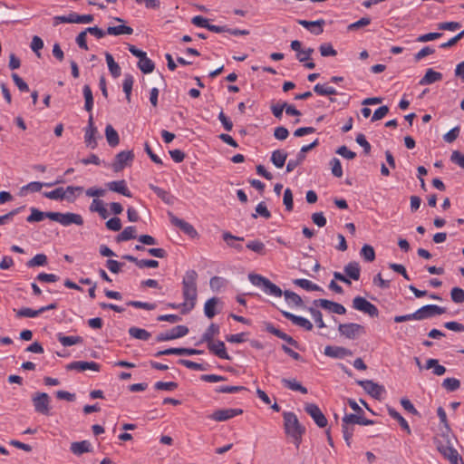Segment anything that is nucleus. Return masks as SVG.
I'll list each match as a JSON object with an SVG mask.
<instances>
[{
  "instance_id": "46",
  "label": "nucleus",
  "mask_w": 464,
  "mask_h": 464,
  "mask_svg": "<svg viewBox=\"0 0 464 464\" xmlns=\"http://www.w3.org/2000/svg\"><path fill=\"white\" fill-rule=\"evenodd\" d=\"M222 237H223L224 241H226L230 247H233L238 251H241L243 249V246L241 245L235 244L234 242H230V241H234V240L244 241V237H236V236L232 235L230 232H224L222 235Z\"/></svg>"
},
{
  "instance_id": "27",
  "label": "nucleus",
  "mask_w": 464,
  "mask_h": 464,
  "mask_svg": "<svg viewBox=\"0 0 464 464\" xmlns=\"http://www.w3.org/2000/svg\"><path fill=\"white\" fill-rule=\"evenodd\" d=\"M71 450L75 455H82L92 451V445L88 440L72 442L71 444Z\"/></svg>"
},
{
  "instance_id": "9",
  "label": "nucleus",
  "mask_w": 464,
  "mask_h": 464,
  "mask_svg": "<svg viewBox=\"0 0 464 464\" xmlns=\"http://www.w3.org/2000/svg\"><path fill=\"white\" fill-rule=\"evenodd\" d=\"M304 411L311 416L318 427L324 428L327 426V419L316 404L306 403L304 405Z\"/></svg>"
},
{
  "instance_id": "15",
  "label": "nucleus",
  "mask_w": 464,
  "mask_h": 464,
  "mask_svg": "<svg viewBox=\"0 0 464 464\" xmlns=\"http://www.w3.org/2000/svg\"><path fill=\"white\" fill-rule=\"evenodd\" d=\"M314 304L337 314H344L346 313V309L343 304L327 299H316L314 301Z\"/></svg>"
},
{
  "instance_id": "6",
  "label": "nucleus",
  "mask_w": 464,
  "mask_h": 464,
  "mask_svg": "<svg viewBox=\"0 0 464 464\" xmlns=\"http://www.w3.org/2000/svg\"><path fill=\"white\" fill-rule=\"evenodd\" d=\"M32 401L36 412L46 416L50 415L51 398L47 393L36 392L34 394Z\"/></svg>"
},
{
  "instance_id": "12",
  "label": "nucleus",
  "mask_w": 464,
  "mask_h": 464,
  "mask_svg": "<svg viewBox=\"0 0 464 464\" xmlns=\"http://www.w3.org/2000/svg\"><path fill=\"white\" fill-rule=\"evenodd\" d=\"M188 333V328L185 325H177L165 333L157 335L158 342H165L185 336Z\"/></svg>"
},
{
  "instance_id": "37",
  "label": "nucleus",
  "mask_w": 464,
  "mask_h": 464,
  "mask_svg": "<svg viewBox=\"0 0 464 464\" xmlns=\"http://www.w3.org/2000/svg\"><path fill=\"white\" fill-rule=\"evenodd\" d=\"M282 382L286 388L292 391L300 392L303 394L307 393V389L304 386H303L300 382H298L295 379L284 378L282 379Z\"/></svg>"
},
{
  "instance_id": "48",
  "label": "nucleus",
  "mask_w": 464,
  "mask_h": 464,
  "mask_svg": "<svg viewBox=\"0 0 464 464\" xmlns=\"http://www.w3.org/2000/svg\"><path fill=\"white\" fill-rule=\"evenodd\" d=\"M82 92H83V96H84V100H85L84 109L87 111H91L93 107V96H92V92L91 87L87 84L84 85L83 89H82Z\"/></svg>"
},
{
  "instance_id": "8",
  "label": "nucleus",
  "mask_w": 464,
  "mask_h": 464,
  "mask_svg": "<svg viewBox=\"0 0 464 464\" xmlns=\"http://www.w3.org/2000/svg\"><path fill=\"white\" fill-rule=\"evenodd\" d=\"M338 331L342 335L348 339H354L357 336L365 334L364 327L355 323L340 324Z\"/></svg>"
},
{
  "instance_id": "47",
  "label": "nucleus",
  "mask_w": 464,
  "mask_h": 464,
  "mask_svg": "<svg viewBox=\"0 0 464 464\" xmlns=\"http://www.w3.org/2000/svg\"><path fill=\"white\" fill-rule=\"evenodd\" d=\"M354 428L352 423H346L342 420V432L347 446H351V440L353 435Z\"/></svg>"
},
{
  "instance_id": "42",
  "label": "nucleus",
  "mask_w": 464,
  "mask_h": 464,
  "mask_svg": "<svg viewBox=\"0 0 464 464\" xmlns=\"http://www.w3.org/2000/svg\"><path fill=\"white\" fill-rule=\"evenodd\" d=\"M58 341L63 345V346H72L75 344H79L82 343V338L81 336H65L62 334H59L57 335Z\"/></svg>"
},
{
  "instance_id": "39",
  "label": "nucleus",
  "mask_w": 464,
  "mask_h": 464,
  "mask_svg": "<svg viewBox=\"0 0 464 464\" xmlns=\"http://www.w3.org/2000/svg\"><path fill=\"white\" fill-rule=\"evenodd\" d=\"M218 297H212L205 303L204 313L208 318L210 319L216 315V314H217L216 305L218 304Z\"/></svg>"
},
{
  "instance_id": "52",
  "label": "nucleus",
  "mask_w": 464,
  "mask_h": 464,
  "mask_svg": "<svg viewBox=\"0 0 464 464\" xmlns=\"http://www.w3.org/2000/svg\"><path fill=\"white\" fill-rule=\"evenodd\" d=\"M133 77L130 74H126L122 82V89L126 94V100L128 102H130V95L133 86Z\"/></svg>"
},
{
  "instance_id": "11",
  "label": "nucleus",
  "mask_w": 464,
  "mask_h": 464,
  "mask_svg": "<svg viewBox=\"0 0 464 464\" xmlns=\"http://www.w3.org/2000/svg\"><path fill=\"white\" fill-rule=\"evenodd\" d=\"M134 160L132 150H123L115 156L112 169L115 172L122 170L126 166L130 165Z\"/></svg>"
},
{
  "instance_id": "61",
  "label": "nucleus",
  "mask_w": 464,
  "mask_h": 464,
  "mask_svg": "<svg viewBox=\"0 0 464 464\" xmlns=\"http://www.w3.org/2000/svg\"><path fill=\"white\" fill-rule=\"evenodd\" d=\"M258 215L261 216L262 218H265L266 219L271 218V212L267 209L265 202H260L256 207V214H253L252 217L256 218Z\"/></svg>"
},
{
  "instance_id": "57",
  "label": "nucleus",
  "mask_w": 464,
  "mask_h": 464,
  "mask_svg": "<svg viewBox=\"0 0 464 464\" xmlns=\"http://www.w3.org/2000/svg\"><path fill=\"white\" fill-rule=\"evenodd\" d=\"M361 256L367 262H372L375 259V251L370 245H364L361 249Z\"/></svg>"
},
{
  "instance_id": "41",
  "label": "nucleus",
  "mask_w": 464,
  "mask_h": 464,
  "mask_svg": "<svg viewBox=\"0 0 464 464\" xmlns=\"http://www.w3.org/2000/svg\"><path fill=\"white\" fill-rule=\"evenodd\" d=\"M150 188L153 190L156 195L160 198L166 204L171 205L173 203V197L163 188L153 184L150 185Z\"/></svg>"
},
{
  "instance_id": "21",
  "label": "nucleus",
  "mask_w": 464,
  "mask_h": 464,
  "mask_svg": "<svg viewBox=\"0 0 464 464\" xmlns=\"http://www.w3.org/2000/svg\"><path fill=\"white\" fill-rule=\"evenodd\" d=\"M324 353L328 357L339 359L351 356L353 354L352 351L347 348L333 345L325 346Z\"/></svg>"
},
{
  "instance_id": "17",
  "label": "nucleus",
  "mask_w": 464,
  "mask_h": 464,
  "mask_svg": "<svg viewBox=\"0 0 464 464\" xmlns=\"http://www.w3.org/2000/svg\"><path fill=\"white\" fill-rule=\"evenodd\" d=\"M208 351L214 355L218 356L220 359L224 360H231V357L227 353L226 346L224 342L220 340L212 341L207 343Z\"/></svg>"
},
{
  "instance_id": "53",
  "label": "nucleus",
  "mask_w": 464,
  "mask_h": 464,
  "mask_svg": "<svg viewBox=\"0 0 464 464\" xmlns=\"http://www.w3.org/2000/svg\"><path fill=\"white\" fill-rule=\"evenodd\" d=\"M46 264H47L46 255L37 254L26 263V266L28 267H34V266H45Z\"/></svg>"
},
{
  "instance_id": "35",
  "label": "nucleus",
  "mask_w": 464,
  "mask_h": 464,
  "mask_svg": "<svg viewBox=\"0 0 464 464\" xmlns=\"http://www.w3.org/2000/svg\"><path fill=\"white\" fill-rule=\"evenodd\" d=\"M105 59L111 74L117 78L121 75V67L114 61L113 56L110 53H105Z\"/></svg>"
},
{
  "instance_id": "36",
  "label": "nucleus",
  "mask_w": 464,
  "mask_h": 464,
  "mask_svg": "<svg viewBox=\"0 0 464 464\" xmlns=\"http://www.w3.org/2000/svg\"><path fill=\"white\" fill-rule=\"evenodd\" d=\"M51 214H53V212H43L35 208H32L31 215H29L26 218V221L29 223L40 222V221L44 220V218H49V215H51Z\"/></svg>"
},
{
  "instance_id": "22",
  "label": "nucleus",
  "mask_w": 464,
  "mask_h": 464,
  "mask_svg": "<svg viewBox=\"0 0 464 464\" xmlns=\"http://www.w3.org/2000/svg\"><path fill=\"white\" fill-rule=\"evenodd\" d=\"M106 187L111 191L117 192L128 198L132 197L124 179L108 182L106 183Z\"/></svg>"
},
{
  "instance_id": "56",
  "label": "nucleus",
  "mask_w": 464,
  "mask_h": 464,
  "mask_svg": "<svg viewBox=\"0 0 464 464\" xmlns=\"http://www.w3.org/2000/svg\"><path fill=\"white\" fill-rule=\"evenodd\" d=\"M246 390L244 386L222 385L215 389L218 393H235L240 391Z\"/></svg>"
},
{
  "instance_id": "32",
  "label": "nucleus",
  "mask_w": 464,
  "mask_h": 464,
  "mask_svg": "<svg viewBox=\"0 0 464 464\" xmlns=\"http://www.w3.org/2000/svg\"><path fill=\"white\" fill-rule=\"evenodd\" d=\"M283 295L285 296V301L290 305L296 306V307H303L304 306L303 299L301 298L300 295H298L295 292H292V291H289V290H285V291H284Z\"/></svg>"
},
{
  "instance_id": "49",
  "label": "nucleus",
  "mask_w": 464,
  "mask_h": 464,
  "mask_svg": "<svg viewBox=\"0 0 464 464\" xmlns=\"http://www.w3.org/2000/svg\"><path fill=\"white\" fill-rule=\"evenodd\" d=\"M293 283L295 285H298L307 291H319V290H322L321 287L314 283H312L311 281L307 280V279H303V278H300V279H295L293 281Z\"/></svg>"
},
{
  "instance_id": "14",
  "label": "nucleus",
  "mask_w": 464,
  "mask_h": 464,
  "mask_svg": "<svg viewBox=\"0 0 464 464\" xmlns=\"http://www.w3.org/2000/svg\"><path fill=\"white\" fill-rule=\"evenodd\" d=\"M242 413L243 410L241 409H220L215 411L209 418L215 421H226Z\"/></svg>"
},
{
  "instance_id": "26",
  "label": "nucleus",
  "mask_w": 464,
  "mask_h": 464,
  "mask_svg": "<svg viewBox=\"0 0 464 464\" xmlns=\"http://www.w3.org/2000/svg\"><path fill=\"white\" fill-rule=\"evenodd\" d=\"M344 273L350 278L357 281L360 279L361 267L358 262L353 261L344 266Z\"/></svg>"
},
{
  "instance_id": "50",
  "label": "nucleus",
  "mask_w": 464,
  "mask_h": 464,
  "mask_svg": "<svg viewBox=\"0 0 464 464\" xmlns=\"http://www.w3.org/2000/svg\"><path fill=\"white\" fill-rule=\"evenodd\" d=\"M138 67L143 73H150L153 72L155 65L154 63L146 55L145 58L139 60Z\"/></svg>"
},
{
  "instance_id": "2",
  "label": "nucleus",
  "mask_w": 464,
  "mask_h": 464,
  "mask_svg": "<svg viewBox=\"0 0 464 464\" xmlns=\"http://www.w3.org/2000/svg\"><path fill=\"white\" fill-rule=\"evenodd\" d=\"M283 417L285 431L293 439L295 445L298 448L305 429L300 424L297 416L294 412L285 411L283 413Z\"/></svg>"
},
{
  "instance_id": "33",
  "label": "nucleus",
  "mask_w": 464,
  "mask_h": 464,
  "mask_svg": "<svg viewBox=\"0 0 464 464\" xmlns=\"http://www.w3.org/2000/svg\"><path fill=\"white\" fill-rule=\"evenodd\" d=\"M137 237L135 227L130 226L125 227L121 233L116 237L117 242L128 241Z\"/></svg>"
},
{
  "instance_id": "31",
  "label": "nucleus",
  "mask_w": 464,
  "mask_h": 464,
  "mask_svg": "<svg viewBox=\"0 0 464 464\" xmlns=\"http://www.w3.org/2000/svg\"><path fill=\"white\" fill-rule=\"evenodd\" d=\"M105 136L111 147H116L120 143L119 134L111 124L105 128Z\"/></svg>"
},
{
  "instance_id": "18",
  "label": "nucleus",
  "mask_w": 464,
  "mask_h": 464,
  "mask_svg": "<svg viewBox=\"0 0 464 464\" xmlns=\"http://www.w3.org/2000/svg\"><path fill=\"white\" fill-rule=\"evenodd\" d=\"M358 385H360L363 390L369 393L373 398H379L384 392V389L382 386L373 382L370 380L364 381H357Z\"/></svg>"
},
{
  "instance_id": "44",
  "label": "nucleus",
  "mask_w": 464,
  "mask_h": 464,
  "mask_svg": "<svg viewBox=\"0 0 464 464\" xmlns=\"http://www.w3.org/2000/svg\"><path fill=\"white\" fill-rule=\"evenodd\" d=\"M426 369H433V373L437 376H441L446 372V368L440 365L437 359L427 360Z\"/></svg>"
},
{
  "instance_id": "38",
  "label": "nucleus",
  "mask_w": 464,
  "mask_h": 464,
  "mask_svg": "<svg viewBox=\"0 0 464 464\" xmlns=\"http://www.w3.org/2000/svg\"><path fill=\"white\" fill-rule=\"evenodd\" d=\"M132 33L133 29L125 24L109 26L107 28V34L111 35L131 34Z\"/></svg>"
},
{
  "instance_id": "58",
  "label": "nucleus",
  "mask_w": 464,
  "mask_h": 464,
  "mask_svg": "<svg viewBox=\"0 0 464 464\" xmlns=\"http://www.w3.org/2000/svg\"><path fill=\"white\" fill-rule=\"evenodd\" d=\"M442 387L449 392H454L460 387V382L456 378H446L442 382Z\"/></svg>"
},
{
  "instance_id": "29",
  "label": "nucleus",
  "mask_w": 464,
  "mask_h": 464,
  "mask_svg": "<svg viewBox=\"0 0 464 464\" xmlns=\"http://www.w3.org/2000/svg\"><path fill=\"white\" fill-rule=\"evenodd\" d=\"M219 334V326L216 324H211L208 329L205 331V333L202 334V337L199 341L200 343H209L214 341L215 336H217Z\"/></svg>"
},
{
  "instance_id": "5",
  "label": "nucleus",
  "mask_w": 464,
  "mask_h": 464,
  "mask_svg": "<svg viewBox=\"0 0 464 464\" xmlns=\"http://www.w3.org/2000/svg\"><path fill=\"white\" fill-rule=\"evenodd\" d=\"M49 218L65 227L72 224H75L77 226H82L83 224V218L81 215L71 212H53V214L49 215Z\"/></svg>"
},
{
  "instance_id": "23",
  "label": "nucleus",
  "mask_w": 464,
  "mask_h": 464,
  "mask_svg": "<svg viewBox=\"0 0 464 464\" xmlns=\"http://www.w3.org/2000/svg\"><path fill=\"white\" fill-rule=\"evenodd\" d=\"M297 23L315 35H319L323 33V26L325 24L324 19L316 21L298 20Z\"/></svg>"
},
{
  "instance_id": "28",
  "label": "nucleus",
  "mask_w": 464,
  "mask_h": 464,
  "mask_svg": "<svg viewBox=\"0 0 464 464\" xmlns=\"http://www.w3.org/2000/svg\"><path fill=\"white\" fill-rule=\"evenodd\" d=\"M287 152L284 150H276L272 152L271 161L278 169L284 167L287 159Z\"/></svg>"
},
{
  "instance_id": "1",
  "label": "nucleus",
  "mask_w": 464,
  "mask_h": 464,
  "mask_svg": "<svg viewBox=\"0 0 464 464\" xmlns=\"http://www.w3.org/2000/svg\"><path fill=\"white\" fill-rule=\"evenodd\" d=\"M198 275L197 271L190 269L186 271L182 282L181 290L184 302L182 305V314H188L194 309L198 300Z\"/></svg>"
},
{
  "instance_id": "19",
  "label": "nucleus",
  "mask_w": 464,
  "mask_h": 464,
  "mask_svg": "<svg viewBox=\"0 0 464 464\" xmlns=\"http://www.w3.org/2000/svg\"><path fill=\"white\" fill-rule=\"evenodd\" d=\"M100 364L95 362H83V361H75L72 362L71 363L67 364L66 369L67 370H76V371H86V370H92L95 372L100 371Z\"/></svg>"
},
{
  "instance_id": "7",
  "label": "nucleus",
  "mask_w": 464,
  "mask_h": 464,
  "mask_svg": "<svg viewBox=\"0 0 464 464\" xmlns=\"http://www.w3.org/2000/svg\"><path fill=\"white\" fill-rule=\"evenodd\" d=\"M353 307L358 311L367 314L371 317H377L379 315L378 308L362 296H356L353 298Z\"/></svg>"
},
{
  "instance_id": "10",
  "label": "nucleus",
  "mask_w": 464,
  "mask_h": 464,
  "mask_svg": "<svg viewBox=\"0 0 464 464\" xmlns=\"http://www.w3.org/2000/svg\"><path fill=\"white\" fill-rule=\"evenodd\" d=\"M445 312L446 308L444 307H440L436 304H426L415 311V314L417 316V320H424L435 315L442 314Z\"/></svg>"
},
{
  "instance_id": "34",
  "label": "nucleus",
  "mask_w": 464,
  "mask_h": 464,
  "mask_svg": "<svg viewBox=\"0 0 464 464\" xmlns=\"http://www.w3.org/2000/svg\"><path fill=\"white\" fill-rule=\"evenodd\" d=\"M388 413L392 418L398 420L401 429L407 431L408 434H411V430L407 420L395 409L389 407Z\"/></svg>"
},
{
  "instance_id": "59",
  "label": "nucleus",
  "mask_w": 464,
  "mask_h": 464,
  "mask_svg": "<svg viewBox=\"0 0 464 464\" xmlns=\"http://www.w3.org/2000/svg\"><path fill=\"white\" fill-rule=\"evenodd\" d=\"M330 166H331V170H332V174L336 177V178H341L343 177V169H342V165H341V161L339 159L337 158H333L331 160H330Z\"/></svg>"
},
{
  "instance_id": "54",
  "label": "nucleus",
  "mask_w": 464,
  "mask_h": 464,
  "mask_svg": "<svg viewBox=\"0 0 464 464\" xmlns=\"http://www.w3.org/2000/svg\"><path fill=\"white\" fill-rule=\"evenodd\" d=\"M314 91L315 93L319 95H334L337 94L336 90L334 87L328 86L326 84L317 83L314 87Z\"/></svg>"
},
{
  "instance_id": "45",
  "label": "nucleus",
  "mask_w": 464,
  "mask_h": 464,
  "mask_svg": "<svg viewBox=\"0 0 464 464\" xmlns=\"http://www.w3.org/2000/svg\"><path fill=\"white\" fill-rule=\"evenodd\" d=\"M14 311L15 312V315L18 318H21V317L34 318V317H36V316L41 314L40 308L37 309V310H34V309L29 308V307H23V308H21L19 310L14 309Z\"/></svg>"
},
{
  "instance_id": "55",
  "label": "nucleus",
  "mask_w": 464,
  "mask_h": 464,
  "mask_svg": "<svg viewBox=\"0 0 464 464\" xmlns=\"http://www.w3.org/2000/svg\"><path fill=\"white\" fill-rule=\"evenodd\" d=\"M171 355H195V354H202L204 352L202 350H197L193 348H171Z\"/></svg>"
},
{
  "instance_id": "25",
  "label": "nucleus",
  "mask_w": 464,
  "mask_h": 464,
  "mask_svg": "<svg viewBox=\"0 0 464 464\" xmlns=\"http://www.w3.org/2000/svg\"><path fill=\"white\" fill-rule=\"evenodd\" d=\"M343 420L346 423H352L353 425L359 424V425L368 426V425H372L374 423L373 420H368V419L361 416L360 413L345 414L344 417L343 418Z\"/></svg>"
},
{
  "instance_id": "43",
  "label": "nucleus",
  "mask_w": 464,
  "mask_h": 464,
  "mask_svg": "<svg viewBox=\"0 0 464 464\" xmlns=\"http://www.w3.org/2000/svg\"><path fill=\"white\" fill-rule=\"evenodd\" d=\"M93 21V15L92 14H78L76 13L69 14V23L75 24H89Z\"/></svg>"
},
{
  "instance_id": "64",
  "label": "nucleus",
  "mask_w": 464,
  "mask_h": 464,
  "mask_svg": "<svg viewBox=\"0 0 464 464\" xmlns=\"http://www.w3.org/2000/svg\"><path fill=\"white\" fill-rule=\"evenodd\" d=\"M451 300L456 304L464 302V290L459 287H453L450 291Z\"/></svg>"
},
{
  "instance_id": "62",
  "label": "nucleus",
  "mask_w": 464,
  "mask_h": 464,
  "mask_svg": "<svg viewBox=\"0 0 464 464\" xmlns=\"http://www.w3.org/2000/svg\"><path fill=\"white\" fill-rule=\"evenodd\" d=\"M178 362L185 367L195 371H206L207 368L201 364L186 359H179Z\"/></svg>"
},
{
  "instance_id": "60",
  "label": "nucleus",
  "mask_w": 464,
  "mask_h": 464,
  "mask_svg": "<svg viewBox=\"0 0 464 464\" xmlns=\"http://www.w3.org/2000/svg\"><path fill=\"white\" fill-rule=\"evenodd\" d=\"M54 186V183H42L38 181H32L28 183L25 187H24V189H28L32 192H38L42 189L43 187L51 188Z\"/></svg>"
},
{
  "instance_id": "3",
  "label": "nucleus",
  "mask_w": 464,
  "mask_h": 464,
  "mask_svg": "<svg viewBox=\"0 0 464 464\" xmlns=\"http://www.w3.org/2000/svg\"><path fill=\"white\" fill-rule=\"evenodd\" d=\"M437 449L450 464H464L461 456L455 450L448 436H441L436 440Z\"/></svg>"
},
{
  "instance_id": "24",
  "label": "nucleus",
  "mask_w": 464,
  "mask_h": 464,
  "mask_svg": "<svg viewBox=\"0 0 464 464\" xmlns=\"http://www.w3.org/2000/svg\"><path fill=\"white\" fill-rule=\"evenodd\" d=\"M442 79V73L434 71L433 69L430 68L426 71L424 76L420 80L419 84L420 85H428L432 84L436 82H439Z\"/></svg>"
},
{
  "instance_id": "16",
  "label": "nucleus",
  "mask_w": 464,
  "mask_h": 464,
  "mask_svg": "<svg viewBox=\"0 0 464 464\" xmlns=\"http://www.w3.org/2000/svg\"><path fill=\"white\" fill-rule=\"evenodd\" d=\"M96 133L97 129L94 126L92 115H90L88 120V126L85 128L84 134V142L87 147L92 149H95L97 147V140L95 138Z\"/></svg>"
},
{
  "instance_id": "51",
  "label": "nucleus",
  "mask_w": 464,
  "mask_h": 464,
  "mask_svg": "<svg viewBox=\"0 0 464 464\" xmlns=\"http://www.w3.org/2000/svg\"><path fill=\"white\" fill-rule=\"evenodd\" d=\"M246 247L261 256H265L266 254L265 244L259 240L249 241L246 244Z\"/></svg>"
},
{
  "instance_id": "40",
  "label": "nucleus",
  "mask_w": 464,
  "mask_h": 464,
  "mask_svg": "<svg viewBox=\"0 0 464 464\" xmlns=\"http://www.w3.org/2000/svg\"><path fill=\"white\" fill-rule=\"evenodd\" d=\"M129 334L135 339L147 341L150 338L151 334L145 329L132 326L129 329Z\"/></svg>"
},
{
  "instance_id": "13",
  "label": "nucleus",
  "mask_w": 464,
  "mask_h": 464,
  "mask_svg": "<svg viewBox=\"0 0 464 464\" xmlns=\"http://www.w3.org/2000/svg\"><path fill=\"white\" fill-rule=\"evenodd\" d=\"M168 215L173 226L179 227L186 235L189 236L192 238L198 237V232L191 224L181 218H179L171 212H169Z\"/></svg>"
},
{
  "instance_id": "63",
  "label": "nucleus",
  "mask_w": 464,
  "mask_h": 464,
  "mask_svg": "<svg viewBox=\"0 0 464 464\" xmlns=\"http://www.w3.org/2000/svg\"><path fill=\"white\" fill-rule=\"evenodd\" d=\"M308 311L311 314L313 319L314 320L316 325L319 328H324L325 327V324H324V322L323 320L322 313L319 310H317V309H315L314 307H309Z\"/></svg>"
},
{
  "instance_id": "4",
  "label": "nucleus",
  "mask_w": 464,
  "mask_h": 464,
  "mask_svg": "<svg viewBox=\"0 0 464 464\" xmlns=\"http://www.w3.org/2000/svg\"><path fill=\"white\" fill-rule=\"evenodd\" d=\"M249 281L256 286L262 287L264 292L269 295L280 297L284 292L279 286L272 283L269 279L256 274H249Z\"/></svg>"
},
{
  "instance_id": "30",
  "label": "nucleus",
  "mask_w": 464,
  "mask_h": 464,
  "mask_svg": "<svg viewBox=\"0 0 464 464\" xmlns=\"http://www.w3.org/2000/svg\"><path fill=\"white\" fill-rule=\"evenodd\" d=\"M44 196L52 200H72L69 195H66L63 187L57 188L52 191L44 192Z\"/></svg>"
},
{
  "instance_id": "20",
  "label": "nucleus",
  "mask_w": 464,
  "mask_h": 464,
  "mask_svg": "<svg viewBox=\"0 0 464 464\" xmlns=\"http://www.w3.org/2000/svg\"><path fill=\"white\" fill-rule=\"evenodd\" d=\"M281 313L286 319L290 320L294 324L302 327L306 331H311L313 329V324L308 319L283 310L281 311Z\"/></svg>"
}]
</instances>
